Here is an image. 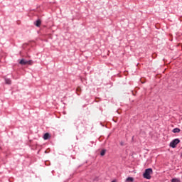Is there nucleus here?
Instances as JSON below:
<instances>
[{
  "label": "nucleus",
  "mask_w": 182,
  "mask_h": 182,
  "mask_svg": "<svg viewBox=\"0 0 182 182\" xmlns=\"http://www.w3.org/2000/svg\"><path fill=\"white\" fill-rule=\"evenodd\" d=\"M117 181H116V179H114V180H113L112 181H111V182H116Z\"/></svg>",
  "instance_id": "f8f14e48"
},
{
  "label": "nucleus",
  "mask_w": 182,
  "mask_h": 182,
  "mask_svg": "<svg viewBox=\"0 0 182 182\" xmlns=\"http://www.w3.org/2000/svg\"><path fill=\"white\" fill-rule=\"evenodd\" d=\"M28 63H32V60H27V64Z\"/></svg>",
  "instance_id": "9b49d317"
},
{
  "label": "nucleus",
  "mask_w": 182,
  "mask_h": 182,
  "mask_svg": "<svg viewBox=\"0 0 182 182\" xmlns=\"http://www.w3.org/2000/svg\"><path fill=\"white\" fill-rule=\"evenodd\" d=\"M180 131L179 128H175L172 130L173 133H180Z\"/></svg>",
  "instance_id": "6e6552de"
},
{
  "label": "nucleus",
  "mask_w": 182,
  "mask_h": 182,
  "mask_svg": "<svg viewBox=\"0 0 182 182\" xmlns=\"http://www.w3.org/2000/svg\"><path fill=\"white\" fill-rule=\"evenodd\" d=\"M171 182H181V181L180 180V178H173L171 180Z\"/></svg>",
  "instance_id": "39448f33"
},
{
  "label": "nucleus",
  "mask_w": 182,
  "mask_h": 182,
  "mask_svg": "<svg viewBox=\"0 0 182 182\" xmlns=\"http://www.w3.org/2000/svg\"><path fill=\"white\" fill-rule=\"evenodd\" d=\"M151 174H153V169L151 168H146L143 174L144 178L146 180H150L151 178Z\"/></svg>",
  "instance_id": "f257e3e1"
},
{
  "label": "nucleus",
  "mask_w": 182,
  "mask_h": 182,
  "mask_svg": "<svg viewBox=\"0 0 182 182\" xmlns=\"http://www.w3.org/2000/svg\"><path fill=\"white\" fill-rule=\"evenodd\" d=\"M181 159H182V153H181Z\"/></svg>",
  "instance_id": "ddd939ff"
},
{
  "label": "nucleus",
  "mask_w": 182,
  "mask_h": 182,
  "mask_svg": "<svg viewBox=\"0 0 182 182\" xmlns=\"http://www.w3.org/2000/svg\"><path fill=\"white\" fill-rule=\"evenodd\" d=\"M127 181H133V178H132V177H128L127 178Z\"/></svg>",
  "instance_id": "9d476101"
},
{
  "label": "nucleus",
  "mask_w": 182,
  "mask_h": 182,
  "mask_svg": "<svg viewBox=\"0 0 182 182\" xmlns=\"http://www.w3.org/2000/svg\"><path fill=\"white\" fill-rule=\"evenodd\" d=\"M20 65H28V60H25V59H21L19 61Z\"/></svg>",
  "instance_id": "7ed1b4c3"
},
{
  "label": "nucleus",
  "mask_w": 182,
  "mask_h": 182,
  "mask_svg": "<svg viewBox=\"0 0 182 182\" xmlns=\"http://www.w3.org/2000/svg\"><path fill=\"white\" fill-rule=\"evenodd\" d=\"M106 154V149H102L100 152V156H105Z\"/></svg>",
  "instance_id": "1a4fd4ad"
},
{
  "label": "nucleus",
  "mask_w": 182,
  "mask_h": 182,
  "mask_svg": "<svg viewBox=\"0 0 182 182\" xmlns=\"http://www.w3.org/2000/svg\"><path fill=\"white\" fill-rule=\"evenodd\" d=\"M43 139L44 140H48L50 139V135L49 134V133H46L43 136Z\"/></svg>",
  "instance_id": "20e7f679"
},
{
  "label": "nucleus",
  "mask_w": 182,
  "mask_h": 182,
  "mask_svg": "<svg viewBox=\"0 0 182 182\" xmlns=\"http://www.w3.org/2000/svg\"><path fill=\"white\" fill-rule=\"evenodd\" d=\"M178 143H180V139H175L170 142L169 146H170V147H172V149H176V147H177V144H178Z\"/></svg>",
  "instance_id": "f03ea898"
},
{
  "label": "nucleus",
  "mask_w": 182,
  "mask_h": 182,
  "mask_svg": "<svg viewBox=\"0 0 182 182\" xmlns=\"http://www.w3.org/2000/svg\"><path fill=\"white\" fill-rule=\"evenodd\" d=\"M42 23V22L41 21L40 19L37 20L36 21V26H37L38 28H39V26H41V24Z\"/></svg>",
  "instance_id": "423d86ee"
},
{
  "label": "nucleus",
  "mask_w": 182,
  "mask_h": 182,
  "mask_svg": "<svg viewBox=\"0 0 182 182\" xmlns=\"http://www.w3.org/2000/svg\"><path fill=\"white\" fill-rule=\"evenodd\" d=\"M5 82L6 85H11V83L12 82V81L9 78H5Z\"/></svg>",
  "instance_id": "0eeeda50"
}]
</instances>
